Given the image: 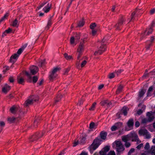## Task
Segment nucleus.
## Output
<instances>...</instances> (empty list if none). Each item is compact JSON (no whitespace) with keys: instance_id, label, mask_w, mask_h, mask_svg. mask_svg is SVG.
I'll list each match as a JSON object with an SVG mask.
<instances>
[{"instance_id":"obj_1","label":"nucleus","mask_w":155,"mask_h":155,"mask_svg":"<svg viewBox=\"0 0 155 155\" xmlns=\"http://www.w3.org/2000/svg\"><path fill=\"white\" fill-rule=\"evenodd\" d=\"M101 140L100 137H96L93 140L92 143L88 147L90 153H92L93 151L97 149L101 144Z\"/></svg>"},{"instance_id":"obj_2","label":"nucleus","mask_w":155,"mask_h":155,"mask_svg":"<svg viewBox=\"0 0 155 155\" xmlns=\"http://www.w3.org/2000/svg\"><path fill=\"white\" fill-rule=\"evenodd\" d=\"M105 38H104L102 40L101 42H98V47L99 50L97 51H95L94 54L95 55H101L106 50V46L105 43Z\"/></svg>"},{"instance_id":"obj_3","label":"nucleus","mask_w":155,"mask_h":155,"mask_svg":"<svg viewBox=\"0 0 155 155\" xmlns=\"http://www.w3.org/2000/svg\"><path fill=\"white\" fill-rule=\"evenodd\" d=\"M115 142L117 155H120L122 154L125 150V148L122 142L119 140H117Z\"/></svg>"},{"instance_id":"obj_4","label":"nucleus","mask_w":155,"mask_h":155,"mask_svg":"<svg viewBox=\"0 0 155 155\" xmlns=\"http://www.w3.org/2000/svg\"><path fill=\"white\" fill-rule=\"evenodd\" d=\"M45 131H43L41 132H37L35 133L29 138V141L30 142H33L36 141L42 137L45 133Z\"/></svg>"},{"instance_id":"obj_5","label":"nucleus","mask_w":155,"mask_h":155,"mask_svg":"<svg viewBox=\"0 0 155 155\" xmlns=\"http://www.w3.org/2000/svg\"><path fill=\"white\" fill-rule=\"evenodd\" d=\"M126 19L124 16H122L118 19L117 23L114 25L115 29L120 30L122 28L123 25L125 24Z\"/></svg>"},{"instance_id":"obj_6","label":"nucleus","mask_w":155,"mask_h":155,"mask_svg":"<svg viewBox=\"0 0 155 155\" xmlns=\"http://www.w3.org/2000/svg\"><path fill=\"white\" fill-rule=\"evenodd\" d=\"M154 27V23H152L150 27L149 28H146V30L141 35V39H142L145 36L149 35L151 34L153 31V28Z\"/></svg>"},{"instance_id":"obj_7","label":"nucleus","mask_w":155,"mask_h":155,"mask_svg":"<svg viewBox=\"0 0 155 155\" xmlns=\"http://www.w3.org/2000/svg\"><path fill=\"white\" fill-rule=\"evenodd\" d=\"M128 136L130 140H131L132 141L138 142L139 141L137 134L135 132L130 133L128 134Z\"/></svg>"},{"instance_id":"obj_8","label":"nucleus","mask_w":155,"mask_h":155,"mask_svg":"<svg viewBox=\"0 0 155 155\" xmlns=\"http://www.w3.org/2000/svg\"><path fill=\"white\" fill-rule=\"evenodd\" d=\"M141 11L140 9H138L136 8L135 11L132 12L131 15V19L130 21H133L135 19L136 16L139 15V13Z\"/></svg>"},{"instance_id":"obj_9","label":"nucleus","mask_w":155,"mask_h":155,"mask_svg":"<svg viewBox=\"0 0 155 155\" xmlns=\"http://www.w3.org/2000/svg\"><path fill=\"white\" fill-rule=\"evenodd\" d=\"M10 111L13 114H15L18 111H20V108L19 106L13 105L10 109Z\"/></svg>"},{"instance_id":"obj_10","label":"nucleus","mask_w":155,"mask_h":155,"mask_svg":"<svg viewBox=\"0 0 155 155\" xmlns=\"http://www.w3.org/2000/svg\"><path fill=\"white\" fill-rule=\"evenodd\" d=\"M11 89V87L7 84H5L2 89V91L5 94H7Z\"/></svg>"},{"instance_id":"obj_11","label":"nucleus","mask_w":155,"mask_h":155,"mask_svg":"<svg viewBox=\"0 0 155 155\" xmlns=\"http://www.w3.org/2000/svg\"><path fill=\"white\" fill-rule=\"evenodd\" d=\"M20 118L19 117H9L8 118V121L9 123L11 124L18 122Z\"/></svg>"},{"instance_id":"obj_12","label":"nucleus","mask_w":155,"mask_h":155,"mask_svg":"<svg viewBox=\"0 0 155 155\" xmlns=\"http://www.w3.org/2000/svg\"><path fill=\"white\" fill-rule=\"evenodd\" d=\"M110 150V147L109 146H106L103 148L100 151L99 153L101 155H106L107 152Z\"/></svg>"},{"instance_id":"obj_13","label":"nucleus","mask_w":155,"mask_h":155,"mask_svg":"<svg viewBox=\"0 0 155 155\" xmlns=\"http://www.w3.org/2000/svg\"><path fill=\"white\" fill-rule=\"evenodd\" d=\"M100 104L101 106L106 105L108 107H110L112 104V103L111 101L108 100H104L100 102Z\"/></svg>"},{"instance_id":"obj_14","label":"nucleus","mask_w":155,"mask_h":155,"mask_svg":"<svg viewBox=\"0 0 155 155\" xmlns=\"http://www.w3.org/2000/svg\"><path fill=\"white\" fill-rule=\"evenodd\" d=\"M30 72L32 75H35L38 71V67L32 66L30 67Z\"/></svg>"},{"instance_id":"obj_15","label":"nucleus","mask_w":155,"mask_h":155,"mask_svg":"<svg viewBox=\"0 0 155 155\" xmlns=\"http://www.w3.org/2000/svg\"><path fill=\"white\" fill-rule=\"evenodd\" d=\"M146 116L148 117L147 119L149 121V122H152L154 118V117L153 114L149 112H147Z\"/></svg>"},{"instance_id":"obj_16","label":"nucleus","mask_w":155,"mask_h":155,"mask_svg":"<svg viewBox=\"0 0 155 155\" xmlns=\"http://www.w3.org/2000/svg\"><path fill=\"white\" fill-rule=\"evenodd\" d=\"M18 56L19 55H18L17 54H14L10 57L9 59L10 62L13 63L15 62Z\"/></svg>"},{"instance_id":"obj_17","label":"nucleus","mask_w":155,"mask_h":155,"mask_svg":"<svg viewBox=\"0 0 155 155\" xmlns=\"http://www.w3.org/2000/svg\"><path fill=\"white\" fill-rule=\"evenodd\" d=\"M36 101V100L28 99L25 101L24 104V106L25 107L29 106V105L32 104L34 103V101Z\"/></svg>"},{"instance_id":"obj_18","label":"nucleus","mask_w":155,"mask_h":155,"mask_svg":"<svg viewBox=\"0 0 155 155\" xmlns=\"http://www.w3.org/2000/svg\"><path fill=\"white\" fill-rule=\"evenodd\" d=\"M99 135L101 139L105 140L107 138V132L102 131L100 132Z\"/></svg>"},{"instance_id":"obj_19","label":"nucleus","mask_w":155,"mask_h":155,"mask_svg":"<svg viewBox=\"0 0 155 155\" xmlns=\"http://www.w3.org/2000/svg\"><path fill=\"white\" fill-rule=\"evenodd\" d=\"M84 49V43L81 42H80L77 49L78 52H82Z\"/></svg>"},{"instance_id":"obj_20","label":"nucleus","mask_w":155,"mask_h":155,"mask_svg":"<svg viewBox=\"0 0 155 155\" xmlns=\"http://www.w3.org/2000/svg\"><path fill=\"white\" fill-rule=\"evenodd\" d=\"M127 113V108L126 107H124L121 110L120 112L119 113H118L117 114H119V115L123 114L124 115L126 116Z\"/></svg>"},{"instance_id":"obj_21","label":"nucleus","mask_w":155,"mask_h":155,"mask_svg":"<svg viewBox=\"0 0 155 155\" xmlns=\"http://www.w3.org/2000/svg\"><path fill=\"white\" fill-rule=\"evenodd\" d=\"M17 80V82L19 84L24 85L25 81L24 79L23 78L20 77V76H18Z\"/></svg>"},{"instance_id":"obj_22","label":"nucleus","mask_w":155,"mask_h":155,"mask_svg":"<svg viewBox=\"0 0 155 155\" xmlns=\"http://www.w3.org/2000/svg\"><path fill=\"white\" fill-rule=\"evenodd\" d=\"M127 124L129 127H133L134 125L133 119L131 118H130L128 121Z\"/></svg>"},{"instance_id":"obj_23","label":"nucleus","mask_w":155,"mask_h":155,"mask_svg":"<svg viewBox=\"0 0 155 155\" xmlns=\"http://www.w3.org/2000/svg\"><path fill=\"white\" fill-rule=\"evenodd\" d=\"M51 7V4L48 3L47 5L43 8V10L45 13H47L49 11Z\"/></svg>"},{"instance_id":"obj_24","label":"nucleus","mask_w":155,"mask_h":155,"mask_svg":"<svg viewBox=\"0 0 155 155\" xmlns=\"http://www.w3.org/2000/svg\"><path fill=\"white\" fill-rule=\"evenodd\" d=\"M148 132L146 129H141L139 130L138 134L140 135H145L147 133H148Z\"/></svg>"},{"instance_id":"obj_25","label":"nucleus","mask_w":155,"mask_h":155,"mask_svg":"<svg viewBox=\"0 0 155 155\" xmlns=\"http://www.w3.org/2000/svg\"><path fill=\"white\" fill-rule=\"evenodd\" d=\"M62 97V96L60 94H58L56 96L54 103L56 104L57 102L60 101L61 100V98Z\"/></svg>"},{"instance_id":"obj_26","label":"nucleus","mask_w":155,"mask_h":155,"mask_svg":"<svg viewBox=\"0 0 155 155\" xmlns=\"http://www.w3.org/2000/svg\"><path fill=\"white\" fill-rule=\"evenodd\" d=\"M153 86H151L149 87L147 93V97H149L151 96L150 92L153 91Z\"/></svg>"},{"instance_id":"obj_27","label":"nucleus","mask_w":155,"mask_h":155,"mask_svg":"<svg viewBox=\"0 0 155 155\" xmlns=\"http://www.w3.org/2000/svg\"><path fill=\"white\" fill-rule=\"evenodd\" d=\"M50 73V74L49 76V79L50 81H51L56 77L57 75L56 74L53 73L52 72Z\"/></svg>"},{"instance_id":"obj_28","label":"nucleus","mask_w":155,"mask_h":155,"mask_svg":"<svg viewBox=\"0 0 155 155\" xmlns=\"http://www.w3.org/2000/svg\"><path fill=\"white\" fill-rule=\"evenodd\" d=\"M145 92L146 91L144 89H142L139 92L138 97L139 99L143 96Z\"/></svg>"},{"instance_id":"obj_29","label":"nucleus","mask_w":155,"mask_h":155,"mask_svg":"<svg viewBox=\"0 0 155 155\" xmlns=\"http://www.w3.org/2000/svg\"><path fill=\"white\" fill-rule=\"evenodd\" d=\"M19 23L17 18H16L12 22V25L14 27H18L19 25Z\"/></svg>"},{"instance_id":"obj_30","label":"nucleus","mask_w":155,"mask_h":155,"mask_svg":"<svg viewBox=\"0 0 155 155\" xmlns=\"http://www.w3.org/2000/svg\"><path fill=\"white\" fill-rule=\"evenodd\" d=\"M74 38L75 40H77L78 41L80 39L81 34L80 32H76L74 33Z\"/></svg>"},{"instance_id":"obj_31","label":"nucleus","mask_w":155,"mask_h":155,"mask_svg":"<svg viewBox=\"0 0 155 155\" xmlns=\"http://www.w3.org/2000/svg\"><path fill=\"white\" fill-rule=\"evenodd\" d=\"M123 86L122 85H120L118 87L116 91V93L117 94H120L122 91L123 88Z\"/></svg>"},{"instance_id":"obj_32","label":"nucleus","mask_w":155,"mask_h":155,"mask_svg":"<svg viewBox=\"0 0 155 155\" xmlns=\"http://www.w3.org/2000/svg\"><path fill=\"white\" fill-rule=\"evenodd\" d=\"M122 140L125 143L127 142L128 141L130 140V138L128 137V134L126 136L122 137Z\"/></svg>"},{"instance_id":"obj_33","label":"nucleus","mask_w":155,"mask_h":155,"mask_svg":"<svg viewBox=\"0 0 155 155\" xmlns=\"http://www.w3.org/2000/svg\"><path fill=\"white\" fill-rule=\"evenodd\" d=\"M79 140V143L81 144H84L85 142V140L86 138L84 137H82Z\"/></svg>"},{"instance_id":"obj_34","label":"nucleus","mask_w":155,"mask_h":155,"mask_svg":"<svg viewBox=\"0 0 155 155\" xmlns=\"http://www.w3.org/2000/svg\"><path fill=\"white\" fill-rule=\"evenodd\" d=\"M40 118L35 119L34 123V127L35 128H36L38 127V123L39 122Z\"/></svg>"},{"instance_id":"obj_35","label":"nucleus","mask_w":155,"mask_h":155,"mask_svg":"<svg viewBox=\"0 0 155 155\" xmlns=\"http://www.w3.org/2000/svg\"><path fill=\"white\" fill-rule=\"evenodd\" d=\"M117 129H119L121 128L122 127L123 123L122 122H118L115 124Z\"/></svg>"},{"instance_id":"obj_36","label":"nucleus","mask_w":155,"mask_h":155,"mask_svg":"<svg viewBox=\"0 0 155 155\" xmlns=\"http://www.w3.org/2000/svg\"><path fill=\"white\" fill-rule=\"evenodd\" d=\"M52 24V20L51 19V18L48 21L47 25V26L45 28L47 30H48L49 29L51 25Z\"/></svg>"},{"instance_id":"obj_37","label":"nucleus","mask_w":155,"mask_h":155,"mask_svg":"<svg viewBox=\"0 0 155 155\" xmlns=\"http://www.w3.org/2000/svg\"><path fill=\"white\" fill-rule=\"evenodd\" d=\"M9 15V13H6L4 16L1 18L0 20V23H1L3 21H4L5 19H7V17H8Z\"/></svg>"},{"instance_id":"obj_38","label":"nucleus","mask_w":155,"mask_h":155,"mask_svg":"<svg viewBox=\"0 0 155 155\" xmlns=\"http://www.w3.org/2000/svg\"><path fill=\"white\" fill-rule=\"evenodd\" d=\"M61 68L59 67H56L54 68L51 72L53 73L56 74V73L58 71H59Z\"/></svg>"},{"instance_id":"obj_39","label":"nucleus","mask_w":155,"mask_h":155,"mask_svg":"<svg viewBox=\"0 0 155 155\" xmlns=\"http://www.w3.org/2000/svg\"><path fill=\"white\" fill-rule=\"evenodd\" d=\"M148 122H149V121L146 118H143L142 119L141 124H145Z\"/></svg>"},{"instance_id":"obj_40","label":"nucleus","mask_w":155,"mask_h":155,"mask_svg":"<svg viewBox=\"0 0 155 155\" xmlns=\"http://www.w3.org/2000/svg\"><path fill=\"white\" fill-rule=\"evenodd\" d=\"M84 24V21L83 18L78 23V27H82L83 26Z\"/></svg>"},{"instance_id":"obj_41","label":"nucleus","mask_w":155,"mask_h":155,"mask_svg":"<svg viewBox=\"0 0 155 155\" xmlns=\"http://www.w3.org/2000/svg\"><path fill=\"white\" fill-rule=\"evenodd\" d=\"M64 56L67 60H69L72 58V57L71 55H68V54L66 53H65L64 54Z\"/></svg>"},{"instance_id":"obj_42","label":"nucleus","mask_w":155,"mask_h":155,"mask_svg":"<svg viewBox=\"0 0 155 155\" xmlns=\"http://www.w3.org/2000/svg\"><path fill=\"white\" fill-rule=\"evenodd\" d=\"M115 74L114 72L109 74L108 75V77L109 79H111L115 77Z\"/></svg>"},{"instance_id":"obj_43","label":"nucleus","mask_w":155,"mask_h":155,"mask_svg":"<svg viewBox=\"0 0 155 155\" xmlns=\"http://www.w3.org/2000/svg\"><path fill=\"white\" fill-rule=\"evenodd\" d=\"M96 104V102H94L92 105L91 107L89 108V110H94L95 106Z\"/></svg>"},{"instance_id":"obj_44","label":"nucleus","mask_w":155,"mask_h":155,"mask_svg":"<svg viewBox=\"0 0 155 155\" xmlns=\"http://www.w3.org/2000/svg\"><path fill=\"white\" fill-rule=\"evenodd\" d=\"M38 78L37 76H34L33 77L32 82L33 84H35L38 81Z\"/></svg>"},{"instance_id":"obj_45","label":"nucleus","mask_w":155,"mask_h":155,"mask_svg":"<svg viewBox=\"0 0 155 155\" xmlns=\"http://www.w3.org/2000/svg\"><path fill=\"white\" fill-rule=\"evenodd\" d=\"M96 26L97 25L95 23H92L90 25V28L92 30L94 29Z\"/></svg>"},{"instance_id":"obj_46","label":"nucleus","mask_w":155,"mask_h":155,"mask_svg":"<svg viewBox=\"0 0 155 155\" xmlns=\"http://www.w3.org/2000/svg\"><path fill=\"white\" fill-rule=\"evenodd\" d=\"M135 151V149L133 148H131L128 152L127 155H131V153H134Z\"/></svg>"},{"instance_id":"obj_47","label":"nucleus","mask_w":155,"mask_h":155,"mask_svg":"<svg viewBox=\"0 0 155 155\" xmlns=\"http://www.w3.org/2000/svg\"><path fill=\"white\" fill-rule=\"evenodd\" d=\"M47 2H44L42 3L41 5H40L37 7V8L38 9H40L41 7L43 6L45 4H46Z\"/></svg>"},{"instance_id":"obj_48","label":"nucleus","mask_w":155,"mask_h":155,"mask_svg":"<svg viewBox=\"0 0 155 155\" xmlns=\"http://www.w3.org/2000/svg\"><path fill=\"white\" fill-rule=\"evenodd\" d=\"M152 43H151L149 42L148 43V42L147 41V45L146 48L147 49H148L150 48V47L151 46Z\"/></svg>"},{"instance_id":"obj_49","label":"nucleus","mask_w":155,"mask_h":155,"mask_svg":"<svg viewBox=\"0 0 155 155\" xmlns=\"http://www.w3.org/2000/svg\"><path fill=\"white\" fill-rule=\"evenodd\" d=\"M95 123L92 122L90 123L89 125V128L91 129H93L94 127Z\"/></svg>"},{"instance_id":"obj_50","label":"nucleus","mask_w":155,"mask_h":155,"mask_svg":"<svg viewBox=\"0 0 155 155\" xmlns=\"http://www.w3.org/2000/svg\"><path fill=\"white\" fill-rule=\"evenodd\" d=\"M150 148V144L148 143H147L144 147V149L146 150H148Z\"/></svg>"},{"instance_id":"obj_51","label":"nucleus","mask_w":155,"mask_h":155,"mask_svg":"<svg viewBox=\"0 0 155 155\" xmlns=\"http://www.w3.org/2000/svg\"><path fill=\"white\" fill-rule=\"evenodd\" d=\"M124 146L126 148H128L131 146L130 143L129 142L125 143Z\"/></svg>"},{"instance_id":"obj_52","label":"nucleus","mask_w":155,"mask_h":155,"mask_svg":"<svg viewBox=\"0 0 155 155\" xmlns=\"http://www.w3.org/2000/svg\"><path fill=\"white\" fill-rule=\"evenodd\" d=\"M81 60H78L77 59V62L76 63V66L77 68H79L80 67V61Z\"/></svg>"},{"instance_id":"obj_53","label":"nucleus","mask_w":155,"mask_h":155,"mask_svg":"<svg viewBox=\"0 0 155 155\" xmlns=\"http://www.w3.org/2000/svg\"><path fill=\"white\" fill-rule=\"evenodd\" d=\"M117 129V127L115 124L114 125L111 127V130L113 131H115Z\"/></svg>"},{"instance_id":"obj_54","label":"nucleus","mask_w":155,"mask_h":155,"mask_svg":"<svg viewBox=\"0 0 155 155\" xmlns=\"http://www.w3.org/2000/svg\"><path fill=\"white\" fill-rule=\"evenodd\" d=\"M4 69L3 70V72L5 73L9 70V68L8 66H5L4 67Z\"/></svg>"},{"instance_id":"obj_55","label":"nucleus","mask_w":155,"mask_h":155,"mask_svg":"<svg viewBox=\"0 0 155 155\" xmlns=\"http://www.w3.org/2000/svg\"><path fill=\"white\" fill-rule=\"evenodd\" d=\"M123 71V70H118L117 71H115L114 72V73L115 74H117V75H118L119 74Z\"/></svg>"},{"instance_id":"obj_56","label":"nucleus","mask_w":155,"mask_h":155,"mask_svg":"<svg viewBox=\"0 0 155 155\" xmlns=\"http://www.w3.org/2000/svg\"><path fill=\"white\" fill-rule=\"evenodd\" d=\"M75 38L74 37H72L70 39V43L71 44H73L74 43V40Z\"/></svg>"},{"instance_id":"obj_57","label":"nucleus","mask_w":155,"mask_h":155,"mask_svg":"<svg viewBox=\"0 0 155 155\" xmlns=\"http://www.w3.org/2000/svg\"><path fill=\"white\" fill-rule=\"evenodd\" d=\"M87 63V61L85 60H84L82 62L81 64V68H83L84 67Z\"/></svg>"},{"instance_id":"obj_58","label":"nucleus","mask_w":155,"mask_h":155,"mask_svg":"<svg viewBox=\"0 0 155 155\" xmlns=\"http://www.w3.org/2000/svg\"><path fill=\"white\" fill-rule=\"evenodd\" d=\"M78 55L77 56V59L78 60H81L80 58L81 56L82 55V52H78Z\"/></svg>"},{"instance_id":"obj_59","label":"nucleus","mask_w":155,"mask_h":155,"mask_svg":"<svg viewBox=\"0 0 155 155\" xmlns=\"http://www.w3.org/2000/svg\"><path fill=\"white\" fill-rule=\"evenodd\" d=\"M107 155H116L114 151H110Z\"/></svg>"},{"instance_id":"obj_60","label":"nucleus","mask_w":155,"mask_h":155,"mask_svg":"<svg viewBox=\"0 0 155 155\" xmlns=\"http://www.w3.org/2000/svg\"><path fill=\"white\" fill-rule=\"evenodd\" d=\"M9 81L10 83H13L14 82V80L13 77H10L9 78Z\"/></svg>"},{"instance_id":"obj_61","label":"nucleus","mask_w":155,"mask_h":155,"mask_svg":"<svg viewBox=\"0 0 155 155\" xmlns=\"http://www.w3.org/2000/svg\"><path fill=\"white\" fill-rule=\"evenodd\" d=\"M12 31V29L10 28H9L8 29L5 31L6 33L9 34Z\"/></svg>"},{"instance_id":"obj_62","label":"nucleus","mask_w":155,"mask_h":155,"mask_svg":"<svg viewBox=\"0 0 155 155\" xmlns=\"http://www.w3.org/2000/svg\"><path fill=\"white\" fill-rule=\"evenodd\" d=\"M23 51L22 49L21 48H19L17 52V54L19 55V56L21 53Z\"/></svg>"},{"instance_id":"obj_63","label":"nucleus","mask_w":155,"mask_h":155,"mask_svg":"<svg viewBox=\"0 0 155 155\" xmlns=\"http://www.w3.org/2000/svg\"><path fill=\"white\" fill-rule=\"evenodd\" d=\"M78 143H79V141L78 142V140H75V141L73 143V147L76 146H77V145H78Z\"/></svg>"},{"instance_id":"obj_64","label":"nucleus","mask_w":155,"mask_h":155,"mask_svg":"<svg viewBox=\"0 0 155 155\" xmlns=\"http://www.w3.org/2000/svg\"><path fill=\"white\" fill-rule=\"evenodd\" d=\"M155 12V8H153L150 11V13L151 15H152Z\"/></svg>"}]
</instances>
